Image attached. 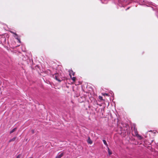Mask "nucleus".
I'll list each match as a JSON object with an SVG mask.
<instances>
[{
  "label": "nucleus",
  "instance_id": "9",
  "mask_svg": "<svg viewBox=\"0 0 158 158\" xmlns=\"http://www.w3.org/2000/svg\"><path fill=\"white\" fill-rule=\"evenodd\" d=\"M17 130V128L16 127L15 128L13 129L11 131H10V133L11 134L13 132H14Z\"/></svg>",
  "mask_w": 158,
  "mask_h": 158
},
{
  "label": "nucleus",
  "instance_id": "2",
  "mask_svg": "<svg viewBox=\"0 0 158 158\" xmlns=\"http://www.w3.org/2000/svg\"><path fill=\"white\" fill-rule=\"evenodd\" d=\"M135 131V134L136 135V136L137 137V138L140 140L142 139L143 138V137L140 135L138 134L137 133L136 131Z\"/></svg>",
  "mask_w": 158,
  "mask_h": 158
},
{
  "label": "nucleus",
  "instance_id": "6",
  "mask_svg": "<svg viewBox=\"0 0 158 158\" xmlns=\"http://www.w3.org/2000/svg\"><path fill=\"white\" fill-rule=\"evenodd\" d=\"M87 141V142L90 144H91L92 143V142L90 139V138L89 137H88Z\"/></svg>",
  "mask_w": 158,
  "mask_h": 158
},
{
  "label": "nucleus",
  "instance_id": "11",
  "mask_svg": "<svg viewBox=\"0 0 158 158\" xmlns=\"http://www.w3.org/2000/svg\"><path fill=\"white\" fill-rule=\"evenodd\" d=\"M108 148V154L109 155H110L112 154V152L111 151H110V150L109 148V147H108V148Z\"/></svg>",
  "mask_w": 158,
  "mask_h": 158
},
{
  "label": "nucleus",
  "instance_id": "16",
  "mask_svg": "<svg viewBox=\"0 0 158 158\" xmlns=\"http://www.w3.org/2000/svg\"><path fill=\"white\" fill-rule=\"evenodd\" d=\"M21 156V155L19 154V155L16 158H20Z\"/></svg>",
  "mask_w": 158,
  "mask_h": 158
},
{
  "label": "nucleus",
  "instance_id": "19",
  "mask_svg": "<svg viewBox=\"0 0 158 158\" xmlns=\"http://www.w3.org/2000/svg\"><path fill=\"white\" fill-rule=\"evenodd\" d=\"M129 8V7L127 8L126 9V10H127Z\"/></svg>",
  "mask_w": 158,
  "mask_h": 158
},
{
  "label": "nucleus",
  "instance_id": "17",
  "mask_svg": "<svg viewBox=\"0 0 158 158\" xmlns=\"http://www.w3.org/2000/svg\"><path fill=\"white\" fill-rule=\"evenodd\" d=\"M11 32L12 33H13V34H15V35H16V36H17V35L16 33H14V32H11Z\"/></svg>",
  "mask_w": 158,
  "mask_h": 158
},
{
  "label": "nucleus",
  "instance_id": "10",
  "mask_svg": "<svg viewBox=\"0 0 158 158\" xmlns=\"http://www.w3.org/2000/svg\"><path fill=\"white\" fill-rule=\"evenodd\" d=\"M16 138V137H14L12 139H10L9 141V142H10L12 141H14L15 139Z\"/></svg>",
  "mask_w": 158,
  "mask_h": 158
},
{
  "label": "nucleus",
  "instance_id": "3",
  "mask_svg": "<svg viewBox=\"0 0 158 158\" xmlns=\"http://www.w3.org/2000/svg\"><path fill=\"white\" fill-rule=\"evenodd\" d=\"M69 74L70 77H71L72 75L73 76L74 75L75 73L73 72L72 70H69Z\"/></svg>",
  "mask_w": 158,
  "mask_h": 158
},
{
  "label": "nucleus",
  "instance_id": "8",
  "mask_svg": "<svg viewBox=\"0 0 158 158\" xmlns=\"http://www.w3.org/2000/svg\"><path fill=\"white\" fill-rule=\"evenodd\" d=\"M103 142L104 144L106 145L107 148H108V145L107 144V143L106 141L105 140L103 139Z\"/></svg>",
  "mask_w": 158,
  "mask_h": 158
},
{
  "label": "nucleus",
  "instance_id": "5",
  "mask_svg": "<svg viewBox=\"0 0 158 158\" xmlns=\"http://www.w3.org/2000/svg\"><path fill=\"white\" fill-rule=\"evenodd\" d=\"M64 153L63 152L61 153L60 154H58L56 156L55 158H60L63 155Z\"/></svg>",
  "mask_w": 158,
  "mask_h": 158
},
{
  "label": "nucleus",
  "instance_id": "14",
  "mask_svg": "<svg viewBox=\"0 0 158 158\" xmlns=\"http://www.w3.org/2000/svg\"><path fill=\"white\" fill-rule=\"evenodd\" d=\"M102 95L103 96H108V94L106 93H103L102 94Z\"/></svg>",
  "mask_w": 158,
  "mask_h": 158
},
{
  "label": "nucleus",
  "instance_id": "1",
  "mask_svg": "<svg viewBox=\"0 0 158 158\" xmlns=\"http://www.w3.org/2000/svg\"><path fill=\"white\" fill-rule=\"evenodd\" d=\"M126 1H124L123 2L122 0H114V3L116 4H118V5L120 6H124Z\"/></svg>",
  "mask_w": 158,
  "mask_h": 158
},
{
  "label": "nucleus",
  "instance_id": "7",
  "mask_svg": "<svg viewBox=\"0 0 158 158\" xmlns=\"http://www.w3.org/2000/svg\"><path fill=\"white\" fill-rule=\"evenodd\" d=\"M57 74H55V75L54 76V78H55V79L56 80H57V81H61L60 80L57 78Z\"/></svg>",
  "mask_w": 158,
  "mask_h": 158
},
{
  "label": "nucleus",
  "instance_id": "12",
  "mask_svg": "<svg viewBox=\"0 0 158 158\" xmlns=\"http://www.w3.org/2000/svg\"><path fill=\"white\" fill-rule=\"evenodd\" d=\"M70 78L73 81H76V77H72L71 76V77Z\"/></svg>",
  "mask_w": 158,
  "mask_h": 158
},
{
  "label": "nucleus",
  "instance_id": "13",
  "mask_svg": "<svg viewBox=\"0 0 158 158\" xmlns=\"http://www.w3.org/2000/svg\"><path fill=\"white\" fill-rule=\"evenodd\" d=\"M101 2H102L103 3H104V4H106L107 3V0H105L104 2H102V0H101Z\"/></svg>",
  "mask_w": 158,
  "mask_h": 158
},
{
  "label": "nucleus",
  "instance_id": "20",
  "mask_svg": "<svg viewBox=\"0 0 158 158\" xmlns=\"http://www.w3.org/2000/svg\"><path fill=\"white\" fill-rule=\"evenodd\" d=\"M32 158V157H30V158Z\"/></svg>",
  "mask_w": 158,
  "mask_h": 158
},
{
  "label": "nucleus",
  "instance_id": "18",
  "mask_svg": "<svg viewBox=\"0 0 158 158\" xmlns=\"http://www.w3.org/2000/svg\"><path fill=\"white\" fill-rule=\"evenodd\" d=\"M16 39H17L19 43L20 42V40L18 38H15Z\"/></svg>",
  "mask_w": 158,
  "mask_h": 158
},
{
  "label": "nucleus",
  "instance_id": "4",
  "mask_svg": "<svg viewBox=\"0 0 158 158\" xmlns=\"http://www.w3.org/2000/svg\"><path fill=\"white\" fill-rule=\"evenodd\" d=\"M139 3L141 5L145 4L146 3V1L144 0H139Z\"/></svg>",
  "mask_w": 158,
  "mask_h": 158
},
{
  "label": "nucleus",
  "instance_id": "15",
  "mask_svg": "<svg viewBox=\"0 0 158 158\" xmlns=\"http://www.w3.org/2000/svg\"><path fill=\"white\" fill-rule=\"evenodd\" d=\"M99 98L101 100H103L102 97V96H99Z\"/></svg>",
  "mask_w": 158,
  "mask_h": 158
}]
</instances>
